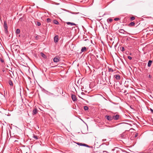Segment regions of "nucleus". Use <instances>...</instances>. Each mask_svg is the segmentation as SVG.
Instances as JSON below:
<instances>
[{
	"instance_id": "obj_5",
	"label": "nucleus",
	"mask_w": 153,
	"mask_h": 153,
	"mask_svg": "<svg viewBox=\"0 0 153 153\" xmlns=\"http://www.w3.org/2000/svg\"><path fill=\"white\" fill-rule=\"evenodd\" d=\"M119 115L116 114V115L113 116V119L114 120H118L119 118Z\"/></svg>"
},
{
	"instance_id": "obj_11",
	"label": "nucleus",
	"mask_w": 153,
	"mask_h": 153,
	"mask_svg": "<svg viewBox=\"0 0 153 153\" xmlns=\"http://www.w3.org/2000/svg\"><path fill=\"white\" fill-rule=\"evenodd\" d=\"M66 23L68 25H70L71 26H73V25H76V24L74 23H72V22H66Z\"/></svg>"
},
{
	"instance_id": "obj_6",
	"label": "nucleus",
	"mask_w": 153,
	"mask_h": 153,
	"mask_svg": "<svg viewBox=\"0 0 153 153\" xmlns=\"http://www.w3.org/2000/svg\"><path fill=\"white\" fill-rule=\"evenodd\" d=\"M59 36L58 35L56 36L54 38V41L55 43L58 42V41Z\"/></svg>"
},
{
	"instance_id": "obj_3",
	"label": "nucleus",
	"mask_w": 153,
	"mask_h": 153,
	"mask_svg": "<svg viewBox=\"0 0 153 153\" xmlns=\"http://www.w3.org/2000/svg\"><path fill=\"white\" fill-rule=\"evenodd\" d=\"M105 117L108 120L111 121L113 119V116L111 117V116L106 115Z\"/></svg>"
},
{
	"instance_id": "obj_17",
	"label": "nucleus",
	"mask_w": 153,
	"mask_h": 153,
	"mask_svg": "<svg viewBox=\"0 0 153 153\" xmlns=\"http://www.w3.org/2000/svg\"><path fill=\"white\" fill-rule=\"evenodd\" d=\"M40 54L41 56L44 58H46V56L43 53L41 52Z\"/></svg>"
},
{
	"instance_id": "obj_19",
	"label": "nucleus",
	"mask_w": 153,
	"mask_h": 153,
	"mask_svg": "<svg viewBox=\"0 0 153 153\" xmlns=\"http://www.w3.org/2000/svg\"><path fill=\"white\" fill-rule=\"evenodd\" d=\"M9 84L10 85V86L13 85V83L12 81L11 80H10L9 81Z\"/></svg>"
},
{
	"instance_id": "obj_33",
	"label": "nucleus",
	"mask_w": 153,
	"mask_h": 153,
	"mask_svg": "<svg viewBox=\"0 0 153 153\" xmlns=\"http://www.w3.org/2000/svg\"><path fill=\"white\" fill-rule=\"evenodd\" d=\"M149 78H151V77H152V76H151L150 75H149Z\"/></svg>"
},
{
	"instance_id": "obj_28",
	"label": "nucleus",
	"mask_w": 153,
	"mask_h": 153,
	"mask_svg": "<svg viewBox=\"0 0 153 153\" xmlns=\"http://www.w3.org/2000/svg\"><path fill=\"white\" fill-rule=\"evenodd\" d=\"M41 23L39 22H37V25L38 26H39L41 25Z\"/></svg>"
},
{
	"instance_id": "obj_24",
	"label": "nucleus",
	"mask_w": 153,
	"mask_h": 153,
	"mask_svg": "<svg viewBox=\"0 0 153 153\" xmlns=\"http://www.w3.org/2000/svg\"><path fill=\"white\" fill-rule=\"evenodd\" d=\"M47 22H50L51 21V20L50 18H48L47 19Z\"/></svg>"
},
{
	"instance_id": "obj_16",
	"label": "nucleus",
	"mask_w": 153,
	"mask_h": 153,
	"mask_svg": "<svg viewBox=\"0 0 153 153\" xmlns=\"http://www.w3.org/2000/svg\"><path fill=\"white\" fill-rule=\"evenodd\" d=\"M32 138L35 140H37L38 139L37 136L34 134H33Z\"/></svg>"
},
{
	"instance_id": "obj_25",
	"label": "nucleus",
	"mask_w": 153,
	"mask_h": 153,
	"mask_svg": "<svg viewBox=\"0 0 153 153\" xmlns=\"http://www.w3.org/2000/svg\"><path fill=\"white\" fill-rule=\"evenodd\" d=\"M131 20H133L135 19V17L134 16H131L130 18Z\"/></svg>"
},
{
	"instance_id": "obj_31",
	"label": "nucleus",
	"mask_w": 153,
	"mask_h": 153,
	"mask_svg": "<svg viewBox=\"0 0 153 153\" xmlns=\"http://www.w3.org/2000/svg\"><path fill=\"white\" fill-rule=\"evenodd\" d=\"M124 47H122V51H124Z\"/></svg>"
},
{
	"instance_id": "obj_18",
	"label": "nucleus",
	"mask_w": 153,
	"mask_h": 153,
	"mask_svg": "<svg viewBox=\"0 0 153 153\" xmlns=\"http://www.w3.org/2000/svg\"><path fill=\"white\" fill-rule=\"evenodd\" d=\"M53 22L54 24L56 25H58L59 24L58 22L56 20H54Z\"/></svg>"
},
{
	"instance_id": "obj_10",
	"label": "nucleus",
	"mask_w": 153,
	"mask_h": 153,
	"mask_svg": "<svg viewBox=\"0 0 153 153\" xmlns=\"http://www.w3.org/2000/svg\"><path fill=\"white\" fill-rule=\"evenodd\" d=\"M53 61L54 62H57L59 61V59L58 57H55L54 58Z\"/></svg>"
},
{
	"instance_id": "obj_2",
	"label": "nucleus",
	"mask_w": 153,
	"mask_h": 153,
	"mask_svg": "<svg viewBox=\"0 0 153 153\" xmlns=\"http://www.w3.org/2000/svg\"><path fill=\"white\" fill-rule=\"evenodd\" d=\"M4 29L5 33H7L8 32L7 28L8 27L7 24V22L6 21H4Z\"/></svg>"
},
{
	"instance_id": "obj_29",
	"label": "nucleus",
	"mask_w": 153,
	"mask_h": 153,
	"mask_svg": "<svg viewBox=\"0 0 153 153\" xmlns=\"http://www.w3.org/2000/svg\"><path fill=\"white\" fill-rule=\"evenodd\" d=\"M128 59H129V60H131L132 59V57L130 56H128Z\"/></svg>"
},
{
	"instance_id": "obj_27",
	"label": "nucleus",
	"mask_w": 153,
	"mask_h": 153,
	"mask_svg": "<svg viewBox=\"0 0 153 153\" xmlns=\"http://www.w3.org/2000/svg\"><path fill=\"white\" fill-rule=\"evenodd\" d=\"M120 20V19L119 18H115L114 19V20L115 21H118L119 20Z\"/></svg>"
},
{
	"instance_id": "obj_15",
	"label": "nucleus",
	"mask_w": 153,
	"mask_h": 153,
	"mask_svg": "<svg viewBox=\"0 0 153 153\" xmlns=\"http://www.w3.org/2000/svg\"><path fill=\"white\" fill-rule=\"evenodd\" d=\"M135 25V23L134 22H131L130 23L129 25L128 26L130 27L134 26Z\"/></svg>"
},
{
	"instance_id": "obj_26",
	"label": "nucleus",
	"mask_w": 153,
	"mask_h": 153,
	"mask_svg": "<svg viewBox=\"0 0 153 153\" xmlns=\"http://www.w3.org/2000/svg\"><path fill=\"white\" fill-rule=\"evenodd\" d=\"M0 59V61L1 62L3 63L4 62V60L3 59L1 58Z\"/></svg>"
},
{
	"instance_id": "obj_21",
	"label": "nucleus",
	"mask_w": 153,
	"mask_h": 153,
	"mask_svg": "<svg viewBox=\"0 0 153 153\" xmlns=\"http://www.w3.org/2000/svg\"><path fill=\"white\" fill-rule=\"evenodd\" d=\"M114 71L113 69L112 68H109L108 69V71L113 72Z\"/></svg>"
},
{
	"instance_id": "obj_8",
	"label": "nucleus",
	"mask_w": 153,
	"mask_h": 153,
	"mask_svg": "<svg viewBox=\"0 0 153 153\" xmlns=\"http://www.w3.org/2000/svg\"><path fill=\"white\" fill-rule=\"evenodd\" d=\"M38 111L37 109L36 108H35L33 111L32 114L34 115L37 113Z\"/></svg>"
},
{
	"instance_id": "obj_20",
	"label": "nucleus",
	"mask_w": 153,
	"mask_h": 153,
	"mask_svg": "<svg viewBox=\"0 0 153 153\" xmlns=\"http://www.w3.org/2000/svg\"><path fill=\"white\" fill-rule=\"evenodd\" d=\"M113 20L112 19H111V18H109V19H108L107 20V21L108 22H112Z\"/></svg>"
},
{
	"instance_id": "obj_12",
	"label": "nucleus",
	"mask_w": 153,
	"mask_h": 153,
	"mask_svg": "<svg viewBox=\"0 0 153 153\" xmlns=\"http://www.w3.org/2000/svg\"><path fill=\"white\" fill-rule=\"evenodd\" d=\"M87 50V49L86 47H82L81 50V51L82 52H84L85 51H86Z\"/></svg>"
},
{
	"instance_id": "obj_14",
	"label": "nucleus",
	"mask_w": 153,
	"mask_h": 153,
	"mask_svg": "<svg viewBox=\"0 0 153 153\" xmlns=\"http://www.w3.org/2000/svg\"><path fill=\"white\" fill-rule=\"evenodd\" d=\"M152 60H149L148 62V66L149 67H150L151 65V64L152 63Z\"/></svg>"
},
{
	"instance_id": "obj_22",
	"label": "nucleus",
	"mask_w": 153,
	"mask_h": 153,
	"mask_svg": "<svg viewBox=\"0 0 153 153\" xmlns=\"http://www.w3.org/2000/svg\"><path fill=\"white\" fill-rule=\"evenodd\" d=\"M84 109L86 111L88 109V106H84Z\"/></svg>"
},
{
	"instance_id": "obj_9",
	"label": "nucleus",
	"mask_w": 153,
	"mask_h": 153,
	"mask_svg": "<svg viewBox=\"0 0 153 153\" xmlns=\"http://www.w3.org/2000/svg\"><path fill=\"white\" fill-rule=\"evenodd\" d=\"M114 77L116 79L119 80L120 79V75L118 74L117 75H115L114 76Z\"/></svg>"
},
{
	"instance_id": "obj_23",
	"label": "nucleus",
	"mask_w": 153,
	"mask_h": 153,
	"mask_svg": "<svg viewBox=\"0 0 153 153\" xmlns=\"http://www.w3.org/2000/svg\"><path fill=\"white\" fill-rule=\"evenodd\" d=\"M16 32L17 34L19 33H20V30L19 29H17Z\"/></svg>"
},
{
	"instance_id": "obj_13",
	"label": "nucleus",
	"mask_w": 153,
	"mask_h": 153,
	"mask_svg": "<svg viewBox=\"0 0 153 153\" xmlns=\"http://www.w3.org/2000/svg\"><path fill=\"white\" fill-rule=\"evenodd\" d=\"M119 31L120 33H124L125 32L126 33V31H125L124 30L122 29H120Z\"/></svg>"
},
{
	"instance_id": "obj_30",
	"label": "nucleus",
	"mask_w": 153,
	"mask_h": 153,
	"mask_svg": "<svg viewBox=\"0 0 153 153\" xmlns=\"http://www.w3.org/2000/svg\"><path fill=\"white\" fill-rule=\"evenodd\" d=\"M35 38H36V40H37L38 39V38H39V37H38V36H36L35 37Z\"/></svg>"
},
{
	"instance_id": "obj_4",
	"label": "nucleus",
	"mask_w": 153,
	"mask_h": 153,
	"mask_svg": "<svg viewBox=\"0 0 153 153\" xmlns=\"http://www.w3.org/2000/svg\"><path fill=\"white\" fill-rule=\"evenodd\" d=\"M77 144L79 146H83L87 147H89V148L91 147L90 146H88L85 144L79 143H77Z\"/></svg>"
},
{
	"instance_id": "obj_7",
	"label": "nucleus",
	"mask_w": 153,
	"mask_h": 153,
	"mask_svg": "<svg viewBox=\"0 0 153 153\" xmlns=\"http://www.w3.org/2000/svg\"><path fill=\"white\" fill-rule=\"evenodd\" d=\"M71 98L74 101H76L77 99L75 95H72L71 96Z\"/></svg>"
},
{
	"instance_id": "obj_1",
	"label": "nucleus",
	"mask_w": 153,
	"mask_h": 153,
	"mask_svg": "<svg viewBox=\"0 0 153 153\" xmlns=\"http://www.w3.org/2000/svg\"><path fill=\"white\" fill-rule=\"evenodd\" d=\"M148 150L150 152H153V141L152 142L150 146H149Z\"/></svg>"
},
{
	"instance_id": "obj_32",
	"label": "nucleus",
	"mask_w": 153,
	"mask_h": 153,
	"mask_svg": "<svg viewBox=\"0 0 153 153\" xmlns=\"http://www.w3.org/2000/svg\"><path fill=\"white\" fill-rule=\"evenodd\" d=\"M106 139H103L102 140V141L103 142L105 141H106Z\"/></svg>"
}]
</instances>
